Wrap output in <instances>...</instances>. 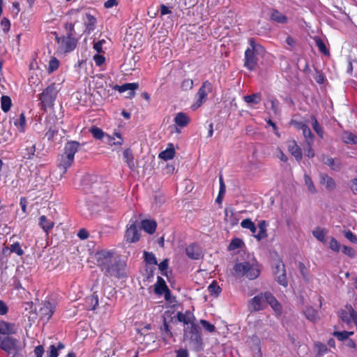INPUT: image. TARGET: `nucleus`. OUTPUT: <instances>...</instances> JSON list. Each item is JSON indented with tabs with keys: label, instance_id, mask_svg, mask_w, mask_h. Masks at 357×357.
I'll list each match as a JSON object with an SVG mask.
<instances>
[{
	"label": "nucleus",
	"instance_id": "f257e3e1",
	"mask_svg": "<svg viewBox=\"0 0 357 357\" xmlns=\"http://www.w3.org/2000/svg\"><path fill=\"white\" fill-rule=\"evenodd\" d=\"M114 252L110 250L98 251L96 253L98 266L107 277L126 278V263L114 259Z\"/></svg>",
	"mask_w": 357,
	"mask_h": 357
},
{
	"label": "nucleus",
	"instance_id": "f03ea898",
	"mask_svg": "<svg viewBox=\"0 0 357 357\" xmlns=\"http://www.w3.org/2000/svg\"><path fill=\"white\" fill-rule=\"evenodd\" d=\"M63 27L66 31L64 35L59 36L56 31L52 32L56 42V52L61 55H66L74 51L78 43V38L75 36V24L66 22Z\"/></svg>",
	"mask_w": 357,
	"mask_h": 357
},
{
	"label": "nucleus",
	"instance_id": "7ed1b4c3",
	"mask_svg": "<svg viewBox=\"0 0 357 357\" xmlns=\"http://www.w3.org/2000/svg\"><path fill=\"white\" fill-rule=\"evenodd\" d=\"M80 144L77 141H70L66 143L63 152L58 156L57 167L60 171V178H61L68 171V169L72 166L75 155L77 152Z\"/></svg>",
	"mask_w": 357,
	"mask_h": 357
},
{
	"label": "nucleus",
	"instance_id": "20e7f679",
	"mask_svg": "<svg viewBox=\"0 0 357 357\" xmlns=\"http://www.w3.org/2000/svg\"><path fill=\"white\" fill-rule=\"evenodd\" d=\"M248 42L250 47L245 51L243 66L248 70L253 71L257 66V55L263 54L265 50L261 45L257 43L253 38H250Z\"/></svg>",
	"mask_w": 357,
	"mask_h": 357
},
{
	"label": "nucleus",
	"instance_id": "39448f33",
	"mask_svg": "<svg viewBox=\"0 0 357 357\" xmlns=\"http://www.w3.org/2000/svg\"><path fill=\"white\" fill-rule=\"evenodd\" d=\"M234 270L237 276H245L249 280L257 278L261 272L260 266L258 263H250L249 261L236 263L234 266Z\"/></svg>",
	"mask_w": 357,
	"mask_h": 357
},
{
	"label": "nucleus",
	"instance_id": "423d86ee",
	"mask_svg": "<svg viewBox=\"0 0 357 357\" xmlns=\"http://www.w3.org/2000/svg\"><path fill=\"white\" fill-rule=\"evenodd\" d=\"M340 320L349 328L354 325L357 326V312L351 305H346L338 311Z\"/></svg>",
	"mask_w": 357,
	"mask_h": 357
},
{
	"label": "nucleus",
	"instance_id": "0eeeda50",
	"mask_svg": "<svg viewBox=\"0 0 357 357\" xmlns=\"http://www.w3.org/2000/svg\"><path fill=\"white\" fill-rule=\"evenodd\" d=\"M35 310L40 320L47 322L54 312V307L50 301H45L40 303Z\"/></svg>",
	"mask_w": 357,
	"mask_h": 357
},
{
	"label": "nucleus",
	"instance_id": "6e6552de",
	"mask_svg": "<svg viewBox=\"0 0 357 357\" xmlns=\"http://www.w3.org/2000/svg\"><path fill=\"white\" fill-rule=\"evenodd\" d=\"M212 84L208 80H206L202 84L196 94L197 98L196 102L192 106L193 109H197L206 101L207 96L212 92Z\"/></svg>",
	"mask_w": 357,
	"mask_h": 357
},
{
	"label": "nucleus",
	"instance_id": "1a4fd4ad",
	"mask_svg": "<svg viewBox=\"0 0 357 357\" xmlns=\"http://www.w3.org/2000/svg\"><path fill=\"white\" fill-rule=\"evenodd\" d=\"M57 96V90L55 84H52L45 88L43 91L39 94V99L43 107L51 106L55 100Z\"/></svg>",
	"mask_w": 357,
	"mask_h": 357
},
{
	"label": "nucleus",
	"instance_id": "9d476101",
	"mask_svg": "<svg viewBox=\"0 0 357 357\" xmlns=\"http://www.w3.org/2000/svg\"><path fill=\"white\" fill-rule=\"evenodd\" d=\"M141 227L137 225V221H133L127 226L125 238L127 242L135 243L140 238Z\"/></svg>",
	"mask_w": 357,
	"mask_h": 357
},
{
	"label": "nucleus",
	"instance_id": "9b49d317",
	"mask_svg": "<svg viewBox=\"0 0 357 357\" xmlns=\"http://www.w3.org/2000/svg\"><path fill=\"white\" fill-rule=\"evenodd\" d=\"M0 348L8 354L17 353L20 349V341L10 336L5 337L0 341Z\"/></svg>",
	"mask_w": 357,
	"mask_h": 357
},
{
	"label": "nucleus",
	"instance_id": "f8f14e48",
	"mask_svg": "<svg viewBox=\"0 0 357 357\" xmlns=\"http://www.w3.org/2000/svg\"><path fill=\"white\" fill-rule=\"evenodd\" d=\"M162 324L160 326V332L162 338L164 340H167L173 337V333L172 332L171 324L174 322V318L171 316L166 317L165 315L162 316Z\"/></svg>",
	"mask_w": 357,
	"mask_h": 357
},
{
	"label": "nucleus",
	"instance_id": "ddd939ff",
	"mask_svg": "<svg viewBox=\"0 0 357 357\" xmlns=\"http://www.w3.org/2000/svg\"><path fill=\"white\" fill-rule=\"evenodd\" d=\"M265 296L264 292H261L252 298L248 302V307L251 312H258L264 310L266 307L264 305Z\"/></svg>",
	"mask_w": 357,
	"mask_h": 357
},
{
	"label": "nucleus",
	"instance_id": "4468645a",
	"mask_svg": "<svg viewBox=\"0 0 357 357\" xmlns=\"http://www.w3.org/2000/svg\"><path fill=\"white\" fill-rule=\"evenodd\" d=\"M190 340L199 348L202 345V337L200 328L194 322L190 324L188 331Z\"/></svg>",
	"mask_w": 357,
	"mask_h": 357
},
{
	"label": "nucleus",
	"instance_id": "2eb2a0df",
	"mask_svg": "<svg viewBox=\"0 0 357 357\" xmlns=\"http://www.w3.org/2000/svg\"><path fill=\"white\" fill-rule=\"evenodd\" d=\"M265 302L268 303L273 310L278 314L280 315L282 312V305L278 302L276 298L270 291H265Z\"/></svg>",
	"mask_w": 357,
	"mask_h": 357
},
{
	"label": "nucleus",
	"instance_id": "dca6fc26",
	"mask_svg": "<svg viewBox=\"0 0 357 357\" xmlns=\"http://www.w3.org/2000/svg\"><path fill=\"white\" fill-rule=\"evenodd\" d=\"M92 193L98 198L105 197L109 192V186L106 183L95 182L92 186Z\"/></svg>",
	"mask_w": 357,
	"mask_h": 357
},
{
	"label": "nucleus",
	"instance_id": "f3484780",
	"mask_svg": "<svg viewBox=\"0 0 357 357\" xmlns=\"http://www.w3.org/2000/svg\"><path fill=\"white\" fill-rule=\"evenodd\" d=\"M185 253L190 259L193 260H198L203 257L201 248L195 243H191L186 247Z\"/></svg>",
	"mask_w": 357,
	"mask_h": 357
},
{
	"label": "nucleus",
	"instance_id": "a211bd4d",
	"mask_svg": "<svg viewBox=\"0 0 357 357\" xmlns=\"http://www.w3.org/2000/svg\"><path fill=\"white\" fill-rule=\"evenodd\" d=\"M287 149L298 162L302 160V150L294 139L287 142Z\"/></svg>",
	"mask_w": 357,
	"mask_h": 357
},
{
	"label": "nucleus",
	"instance_id": "6ab92c4d",
	"mask_svg": "<svg viewBox=\"0 0 357 357\" xmlns=\"http://www.w3.org/2000/svg\"><path fill=\"white\" fill-rule=\"evenodd\" d=\"M139 88V84L137 82L126 83L123 85H116L114 89L119 93H123L126 91H130L128 97L132 98L135 96V90Z\"/></svg>",
	"mask_w": 357,
	"mask_h": 357
},
{
	"label": "nucleus",
	"instance_id": "aec40b11",
	"mask_svg": "<svg viewBox=\"0 0 357 357\" xmlns=\"http://www.w3.org/2000/svg\"><path fill=\"white\" fill-rule=\"evenodd\" d=\"M17 332V326L15 324L8 323L5 321H0V334L12 335Z\"/></svg>",
	"mask_w": 357,
	"mask_h": 357
},
{
	"label": "nucleus",
	"instance_id": "412c9836",
	"mask_svg": "<svg viewBox=\"0 0 357 357\" xmlns=\"http://www.w3.org/2000/svg\"><path fill=\"white\" fill-rule=\"evenodd\" d=\"M38 225L47 234H48L50 231L54 227V222L43 215L40 216L38 218Z\"/></svg>",
	"mask_w": 357,
	"mask_h": 357
},
{
	"label": "nucleus",
	"instance_id": "4be33fe9",
	"mask_svg": "<svg viewBox=\"0 0 357 357\" xmlns=\"http://www.w3.org/2000/svg\"><path fill=\"white\" fill-rule=\"evenodd\" d=\"M155 292L158 294L165 293V298L169 294V290L166 284L165 281L160 276L158 277L157 282L155 285Z\"/></svg>",
	"mask_w": 357,
	"mask_h": 357
},
{
	"label": "nucleus",
	"instance_id": "5701e85b",
	"mask_svg": "<svg viewBox=\"0 0 357 357\" xmlns=\"http://www.w3.org/2000/svg\"><path fill=\"white\" fill-rule=\"evenodd\" d=\"M176 317L179 322H182L185 325L194 322L193 321L195 319L193 314L190 310H186L184 313L178 312Z\"/></svg>",
	"mask_w": 357,
	"mask_h": 357
},
{
	"label": "nucleus",
	"instance_id": "b1692460",
	"mask_svg": "<svg viewBox=\"0 0 357 357\" xmlns=\"http://www.w3.org/2000/svg\"><path fill=\"white\" fill-rule=\"evenodd\" d=\"M141 227L148 234H153L155 231L157 223L155 220L146 219L141 222Z\"/></svg>",
	"mask_w": 357,
	"mask_h": 357
},
{
	"label": "nucleus",
	"instance_id": "393cba45",
	"mask_svg": "<svg viewBox=\"0 0 357 357\" xmlns=\"http://www.w3.org/2000/svg\"><path fill=\"white\" fill-rule=\"evenodd\" d=\"M36 152V144H31L27 145L24 148L21 149V155L24 159L31 160L35 155Z\"/></svg>",
	"mask_w": 357,
	"mask_h": 357
},
{
	"label": "nucleus",
	"instance_id": "a878e982",
	"mask_svg": "<svg viewBox=\"0 0 357 357\" xmlns=\"http://www.w3.org/2000/svg\"><path fill=\"white\" fill-rule=\"evenodd\" d=\"M13 124L20 132H24L26 126V121L24 112L20 114L19 118L14 119Z\"/></svg>",
	"mask_w": 357,
	"mask_h": 357
},
{
	"label": "nucleus",
	"instance_id": "bb28decb",
	"mask_svg": "<svg viewBox=\"0 0 357 357\" xmlns=\"http://www.w3.org/2000/svg\"><path fill=\"white\" fill-rule=\"evenodd\" d=\"M190 121V117L183 112H178L174 118L175 123L181 128L187 126Z\"/></svg>",
	"mask_w": 357,
	"mask_h": 357
},
{
	"label": "nucleus",
	"instance_id": "cd10ccee",
	"mask_svg": "<svg viewBox=\"0 0 357 357\" xmlns=\"http://www.w3.org/2000/svg\"><path fill=\"white\" fill-rule=\"evenodd\" d=\"M258 227H259V232L254 235L255 238L257 240V241H261L264 238H266L267 236H268V234H267V230H266V227H267V222L266 220H261L259 224H258Z\"/></svg>",
	"mask_w": 357,
	"mask_h": 357
},
{
	"label": "nucleus",
	"instance_id": "c85d7f7f",
	"mask_svg": "<svg viewBox=\"0 0 357 357\" xmlns=\"http://www.w3.org/2000/svg\"><path fill=\"white\" fill-rule=\"evenodd\" d=\"M123 156L128 167L132 170L134 169L135 167L134 162L135 158L132 150L129 148L125 149L123 153Z\"/></svg>",
	"mask_w": 357,
	"mask_h": 357
},
{
	"label": "nucleus",
	"instance_id": "c756f323",
	"mask_svg": "<svg viewBox=\"0 0 357 357\" xmlns=\"http://www.w3.org/2000/svg\"><path fill=\"white\" fill-rule=\"evenodd\" d=\"M323 162L326 165L329 166L331 169L338 172L341 169V163L339 160H335L333 158H326L325 160V155H323Z\"/></svg>",
	"mask_w": 357,
	"mask_h": 357
},
{
	"label": "nucleus",
	"instance_id": "7c9ffc66",
	"mask_svg": "<svg viewBox=\"0 0 357 357\" xmlns=\"http://www.w3.org/2000/svg\"><path fill=\"white\" fill-rule=\"evenodd\" d=\"M175 155V150L173 147V144H170V147L167 148L165 150L161 151L159 153V158L164 160H169L172 159Z\"/></svg>",
	"mask_w": 357,
	"mask_h": 357
},
{
	"label": "nucleus",
	"instance_id": "2f4dec72",
	"mask_svg": "<svg viewBox=\"0 0 357 357\" xmlns=\"http://www.w3.org/2000/svg\"><path fill=\"white\" fill-rule=\"evenodd\" d=\"M53 121L54 123H50V125H47L46 126L47 131L45 134V137L49 141L53 140L54 135L58 132V128L54 123L55 120L53 119Z\"/></svg>",
	"mask_w": 357,
	"mask_h": 357
},
{
	"label": "nucleus",
	"instance_id": "473e14b6",
	"mask_svg": "<svg viewBox=\"0 0 357 357\" xmlns=\"http://www.w3.org/2000/svg\"><path fill=\"white\" fill-rule=\"evenodd\" d=\"M305 317L310 321L315 322L319 319V314L317 310L312 307H307L304 311Z\"/></svg>",
	"mask_w": 357,
	"mask_h": 357
},
{
	"label": "nucleus",
	"instance_id": "72a5a7b5",
	"mask_svg": "<svg viewBox=\"0 0 357 357\" xmlns=\"http://www.w3.org/2000/svg\"><path fill=\"white\" fill-rule=\"evenodd\" d=\"M271 19L278 23L285 24L287 22V17L276 9L271 12Z\"/></svg>",
	"mask_w": 357,
	"mask_h": 357
},
{
	"label": "nucleus",
	"instance_id": "f704fd0d",
	"mask_svg": "<svg viewBox=\"0 0 357 357\" xmlns=\"http://www.w3.org/2000/svg\"><path fill=\"white\" fill-rule=\"evenodd\" d=\"M243 100L248 104H259L261 100V93H252L251 95H247L243 97Z\"/></svg>",
	"mask_w": 357,
	"mask_h": 357
},
{
	"label": "nucleus",
	"instance_id": "c9c22d12",
	"mask_svg": "<svg viewBox=\"0 0 357 357\" xmlns=\"http://www.w3.org/2000/svg\"><path fill=\"white\" fill-rule=\"evenodd\" d=\"M86 21L85 22L86 31L90 33L96 28V19L91 14L86 15Z\"/></svg>",
	"mask_w": 357,
	"mask_h": 357
},
{
	"label": "nucleus",
	"instance_id": "e433bc0d",
	"mask_svg": "<svg viewBox=\"0 0 357 357\" xmlns=\"http://www.w3.org/2000/svg\"><path fill=\"white\" fill-rule=\"evenodd\" d=\"M321 183H325L326 188L329 190H332L335 188V182L333 178L326 174H321Z\"/></svg>",
	"mask_w": 357,
	"mask_h": 357
},
{
	"label": "nucleus",
	"instance_id": "4c0bfd02",
	"mask_svg": "<svg viewBox=\"0 0 357 357\" xmlns=\"http://www.w3.org/2000/svg\"><path fill=\"white\" fill-rule=\"evenodd\" d=\"M10 250V252H13L17 254L18 256H22L24 255V250L22 249L21 245L19 242H15L10 245L9 248L6 247L3 248V252L6 253V250Z\"/></svg>",
	"mask_w": 357,
	"mask_h": 357
},
{
	"label": "nucleus",
	"instance_id": "58836bf2",
	"mask_svg": "<svg viewBox=\"0 0 357 357\" xmlns=\"http://www.w3.org/2000/svg\"><path fill=\"white\" fill-rule=\"evenodd\" d=\"M208 291L213 296L217 297L221 293L222 289L215 280H213L208 287Z\"/></svg>",
	"mask_w": 357,
	"mask_h": 357
},
{
	"label": "nucleus",
	"instance_id": "ea45409f",
	"mask_svg": "<svg viewBox=\"0 0 357 357\" xmlns=\"http://www.w3.org/2000/svg\"><path fill=\"white\" fill-rule=\"evenodd\" d=\"M12 106L11 98L8 96H2L1 98V107L4 112H8Z\"/></svg>",
	"mask_w": 357,
	"mask_h": 357
},
{
	"label": "nucleus",
	"instance_id": "a19ab883",
	"mask_svg": "<svg viewBox=\"0 0 357 357\" xmlns=\"http://www.w3.org/2000/svg\"><path fill=\"white\" fill-rule=\"evenodd\" d=\"M315 44L319 50L324 55H329L330 52L323 40L319 37L314 38Z\"/></svg>",
	"mask_w": 357,
	"mask_h": 357
},
{
	"label": "nucleus",
	"instance_id": "79ce46f5",
	"mask_svg": "<svg viewBox=\"0 0 357 357\" xmlns=\"http://www.w3.org/2000/svg\"><path fill=\"white\" fill-rule=\"evenodd\" d=\"M114 135H115L118 138V139H116V141H115L114 138L113 137L108 135L109 145H110V146H121V145H122L123 143V139L121 135L119 132H114Z\"/></svg>",
	"mask_w": 357,
	"mask_h": 357
},
{
	"label": "nucleus",
	"instance_id": "37998d69",
	"mask_svg": "<svg viewBox=\"0 0 357 357\" xmlns=\"http://www.w3.org/2000/svg\"><path fill=\"white\" fill-rule=\"evenodd\" d=\"M311 119L312 120V125L313 130L317 134V135L322 139L324 137V131L321 126L319 125L318 121L317 120L314 116H312Z\"/></svg>",
	"mask_w": 357,
	"mask_h": 357
},
{
	"label": "nucleus",
	"instance_id": "c03bdc74",
	"mask_svg": "<svg viewBox=\"0 0 357 357\" xmlns=\"http://www.w3.org/2000/svg\"><path fill=\"white\" fill-rule=\"evenodd\" d=\"M342 141L346 144H356L357 136L350 132H344Z\"/></svg>",
	"mask_w": 357,
	"mask_h": 357
},
{
	"label": "nucleus",
	"instance_id": "a18cd8bd",
	"mask_svg": "<svg viewBox=\"0 0 357 357\" xmlns=\"http://www.w3.org/2000/svg\"><path fill=\"white\" fill-rule=\"evenodd\" d=\"M354 331H335L333 335L337 337L338 340L343 341L349 338V336L354 335Z\"/></svg>",
	"mask_w": 357,
	"mask_h": 357
},
{
	"label": "nucleus",
	"instance_id": "49530a36",
	"mask_svg": "<svg viewBox=\"0 0 357 357\" xmlns=\"http://www.w3.org/2000/svg\"><path fill=\"white\" fill-rule=\"evenodd\" d=\"M315 349L317 350V356H321L328 352V348L326 344L321 342H316L314 344Z\"/></svg>",
	"mask_w": 357,
	"mask_h": 357
},
{
	"label": "nucleus",
	"instance_id": "de8ad7c7",
	"mask_svg": "<svg viewBox=\"0 0 357 357\" xmlns=\"http://www.w3.org/2000/svg\"><path fill=\"white\" fill-rule=\"evenodd\" d=\"M302 131L303 135L305 139V142L313 143L314 136L311 130L310 129V128L308 126H306L304 128V129L302 130Z\"/></svg>",
	"mask_w": 357,
	"mask_h": 357
},
{
	"label": "nucleus",
	"instance_id": "09e8293b",
	"mask_svg": "<svg viewBox=\"0 0 357 357\" xmlns=\"http://www.w3.org/2000/svg\"><path fill=\"white\" fill-rule=\"evenodd\" d=\"M90 132L92 134L93 137L96 139H101L103 138L105 133L102 129L96 127L92 126L90 129Z\"/></svg>",
	"mask_w": 357,
	"mask_h": 357
},
{
	"label": "nucleus",
	"instance_id": "8fccbe9b",
	"mask_svg": "<svg viewBox=\"0 0 357 357\" xmlns=\"http://www.w3.org/2000/svg\"><path fill=\"white\" fill-rule=\"evenodd\" d=\"M304 180H305V183L307 187L308 190L312 194L316 193L317 190H316V188L313 183L312 178H310V176H308L307 174H305Z\"/></svg>",
	"mask_w": 357,
	"mask_h": 357
},
{
	"label": "nucleus",
	"instance_id": "3c124183",
	"mask_svg": "<svg viewBox=\"0 0 357 357\" xmlns=\"http://www.w3.org/2000/svg\"><path fill=\"white\" fill-rule=\"evenodd\" d=\"M59 66V61L56 57H52L49 61L47 71L51 73L56 70Z\"/></svg>",
	"mask_w": 357,
	"mask_h": 357
},
{
	"label": "nucleus",
	"instance_id": "603ef678",
	"mask_svg": "<svg viewBox=\"0 0 357 357\" xmlns=\"http://www.w3.org/2000/svg\"><path fill=\"white\" fill-rule=\"evenodd\" d=\"M144 261L147 264H152V265L158 264L157 259L153 253L145 251L144 252Z\"/></svg>",
	"mask_w": 357,
	"mask_h": 357
},
{
	"label": "nucleus",
	"instance_id": "864d4df0",
	"mask_svg": "<svg viewBox=\"0 0 357 357\" xmlns=\"http://www.w3.org/2000/svg\"><path fill=\"white\" fill-rule=\"evenodd\" d=\"M243 244V242L241 239L238 238H233L229 245V249L230 250H234L238 248H241Z\"/></svg>",
	"mask_w": 357,
	"mask_h": 357
},
{
	"label": "nucleus",
	"instance_id": "5fc2aeb1",
	"mask_svg": "<svg viewBox=\"0 0 357 357\" xmlns=\"http://www.w3.org/2000/svg\"><path fill=\"white\" fill-rule=\"evenodd\" d=\"M285 266L282 261V259H279L278 263L275 264L273 270V273L275 275L281 274L282 272H285Z\"/></svg>",
	"mask_w": 357,
	"mask_h": 357
},
{
	"label": "nucleus",
	"instance_id": "6e6d98bb",
	"mask_svg": "<svg viewBox=\"0 0 357 357\" xmlns=\"http://www.w3.org/2000/svg\"><path fill=\"white\" fill-rule=\"evenodd\" d=\"M200 324L203 326L204 330L206 331L207 332H209V333L215 332V326L213 324L209 323L208 321H206L205 319H201Z\"/></svg>",
	"mask_w": 357,
	"mask_h": 357
},
{
	"label": "nucleus",
	"instance_id": "4d7b16f0",
	"mask_svg": "<svg viewBox=\"0 0 357 357\" xmlns=\"http://www.w3.org/2000/svg\"><path fill=\"white\" fill-rule=\"evenodd\" d=\"M314 236L321 242H324L325 240V232L324 229L320 228H316L315 230L313 231Z\"/></svg>",
	"mask_w": 357,
	"mask_h": 357
},
{
	"label": "nucleus",
	"instance_id": "13d9d810",
	"mask_svg": "<svg viewBox=\"0 0 357 357\" xmlns=\"http://www.w3.org/2000/svg\"><path fill=\"white\" fill-rule=\"evenodd\" d=\"M277 277V282L282 286L286 287L288 285V282L286 276V271L275 275Z\"/></svg>",
	"mask_w": 357,
	"mask_h": 357
},
{
	"label": "nucleus",
	"instance_id": "bf43d9fd",
	"mask_svg": "<svg viewBox=\"0 0 357 357\" xmlns=\"http://www.w3.org/2000/svg\"><path fill=\"white\" fill-rule=\"evenodd\" d=\"M193 87V80L191 79H185L182 81L181 88L183 91H188Z\"/></svg>",
	"mask_w": 357,
	"mask_h": 357
},
{
	"label": "nucleus",
	"instance_id": "052dcab7",
	"mask_svg": "<svg viewBox=\"0 0 357 357\" xmlns=\"http://www.w3.org/2000/svg\"><path fill=\"white\" fill-rule=\"evenodd\" d=\"M0 26L5 33H8L10 29V20L6 17H3L1 21Z\"/></svg>",
	"mask_w": 357,
	"mask_h": 357
},
{
	"label": "nucleus",
	"instance_id": "680f3d73",
	"mask_svg": "<svg viewBox=\"0 0 357 357\" xmlns=\"http://www.w3.org/2000/svg\"><path fill=\"white\" fill-rule=\"evenodd\" d=\"M312 144L313 143H306L307 147L304 149L305 156L309 158H312L314 156V151L312 149Z\"/></svg>",
	"mask_w": 357,
	"mask_h": 357
},
{
	"label": "nucleus",
	"instance_id": "e2e57ef3",
	"mask_svg": "<svg viewBox=\"0 0 357 357\" xmlns=\"http://www.w3.org/2000/svg\"><path fill=\"white\" fill-rule=\"evenodd\" d=\"M329 248L335 252H338L340 250V245L335 238L331 237L329 243Z\"/></svg>",
	"mask_w": 357,
	"mask_h": 357
},
{
	"label": "nucleus",
	"instance_id": "0e129e2a",
	"mask_svg": "<svg viewBox=\"0 0 357 357\" xmlns=\"http://www.w3.org/2000/svg\"><path fill=\"white\" fill-rule=\"evenodd\" d=\"M168 266L169 259H165L158 264V268L163 275H167V273L165 271H167V269L168 268Z\"/></svg>",
	"mask_w": 357,
	"mask_h": 357
},
{
	"label": "nucleus",
	"instance_id": "69168bd1",
	"mask_svg": "<svg viewBox=\"0 0 357 357\" xmlns=\"http://www.w3.org/2000/svg\"><path fill=\"white\" fill-rule=\"evenodd\" d=\"M344 236L351 243H357V236L353 234L350 230L344 231Z\"/></svg>",
	"mask_w": 357,
	"mask_h": 357
},
{
	"label": "nucleus",
	"instance_id": "338daca9",
	"mask_svg": "<svg viewBox=\"0 0 357 357\" xmlns=\"http://www.w3.org/2000/svg\"><path fill=\"white\" fill-rule=\"evenodd\" d=\"M93 60L97 66H101L105 61V57L101 54H96L93 56Z\"/></svg>",
	"mask_w": 357,
	"mask_h": 357
},
{
	"label": "nucleus",
	"instance_id": "774afa93",
	"mask_svg": "<svg viewBox=\"0 0 357 357\" xmlns=\"http://www.w3.org/2000/svg\"><path fill=\"white\" fill-rule=\"evenodd\" d=\"M59 356V353L56 346L52 344L49 347V351L47 354V357H57Z\"/></svg>",
	"mask_w": 357,
	"mask_h": 357
}]
</instances>
